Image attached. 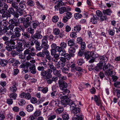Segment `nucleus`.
Listing matches in <instances>:
<instances>
[{"label": "nucleus", "instance_id": "nucleus-1", "mask_svg": "<svg viewBox=\"0 0 120 120\" xmlns=\"http://www.w3.org/2000/svg\"><path fill=\"white\" fill-rule=\"evenodd\" d=\"M25 20V19L23 18H20L19 19L15 18L14 19H10L9 21V23L10 24L8 26V27L12 30L13 29H14L15 26H19L20 23H23Z\"/></svg>", "mask_w": 120, "mask_h": 120}, {"label": "nucleus", "instance_id": "nucleus-2", "mask_svg": "<svg viewBox=\"0 0 120 120\" xmlns=\"http://www.w3.org/2000/svg\"><path fill=\"white\" fill-rule=\"evenodd\" d=\"M45 67L42 66H40L38 67L37 69L39 71H41V75L44 78H49L52 76L51 74L52 71L50 69H47V71H45Z\"/></svg>", "mask_w": 120, "mask_h": 120}, {"label": "nucleus", "instance_id": "nucleus-3", "mask_svg": "<svg viewBox=\"0 0 120 120\" xmlns=\"http://www.w3.org/2000/svg\"><path fill=\"white\" fill-rule=\"evenodd\" d=\"M62 100H61V102H60L58 103L57 105L58 106L60 107V105H62V107H65L67 105H68V103L70 102L71 99L68 98V97L67 96H63L62 97Z\"/></svg>", "mask_w": 120, "mask_h": 120}, {"label": "nucleus", "instance_id": "nucleus-4", "mask_svg": "<svg viewBox=\"0 0 120 120\" xmlns=\"http://www.w3.org/2000/svg\"><path fill=\"white\" fill-rule=\"evenodd\" d=\"M4 44L7 45L6 47V49L9 52L11 51L13 49H14L16 48V45L12 44L9 41H5Z\"/></svg>", "mask_w": 120, "mask_h": 120}, {"label": "nucleus", "instance_id": "nucleus-5", "mask_svg": "<svg viewBox=\"0 0 120 120\" xmlns=\"http://www.w3.org/2000/svg\"><path fill=\"white\" fill-rule=\"evenodd\" d=\"M58 83L61 90L66 92L68 93L70 92V91L67 89L68 84L66 82H60V81Z\"/></svg>", "mask_w": 120, "mask_h": 120}, {"label": "nucleus", "instance_id": "nucleus-6", "mask_svg": "<svg viewBox=\"0 0 120 120\" xmlns=\"http://www.w3.org/2000/svg\"><path fill=\"white\" fill-rule=\"evenodd\" d=\"M7 4L5 3H3L0 2V13H5L6 11L7 10L8 8Z\"/></svg>", "mask_w": 120, "mask_h": 120}, {"label": "nucleus", "instance_id": "nucleus-7", "mask_svg": "<svg viewBox=\"0 0 120 120\" xmlns=\"http://www.w3.org/2000/svg\"><path fill=\"white\" fill-rule=\"evenodd\" d=\"M63 16V21L64 23H66L72 17V14L71 12H68L66 14H64Z\"/></svg>", "mask_w": 120, "mask_h": 120}, {"label": "nucleus", "instance_id": "nucleus-8", "mask_svg": "<svg viewBox=\"0 0 120 120\" xmlns=\"http://www.w3.org/2000/svg\"><path fill=\"white\" fill-rule=\"evenodd\" d=\"M52 76L49 78H44L47 81L48 84H52L53 81L56 82L58 80V78L57 77L53 76L52 77V75L51 74Z\"/></svg>", "mask_w": 120, "mask_h": 120}, {"label": "nucleus", "instance_id": "nucleus-9", "mask_svg": "<svg viewBox=\"0 0 120 120\" xmlns=\"http://www.w3.org/2000/svg\"><path fill=\"white\" fill-rule=\"evenodd\" d=\"M99 58L100 59L99 63L101 64V66H103L105 64V62L107 60V58L105 56H100Z\"/></svg>", "mask_w": 120, "mask_h": 120}, {"label": "nucleus", "instance_id": "nucleus-10", "mask_svg": "<svg viewBox=\"0 0 120 120\" xmlns=\"http://www.w3.org/2000/svg\"><path fill=\"white\" fill-rule=\"evenodd\" d=\"M20 40V41H22L24 45V49H30V48L31 46L30 42L28 41L26 42V41L24 40Z\"/></svg>", "mask_w": 120, "mask_h": 120}, {"label": "nucleus", "instance_id": "nucleus-11", "mask_svg": "<svg viewBox=\"0 0 120 120\" xmlns=\"http://www.w3.org/2000/svg\"><path fill=\"white\" fill-rule=\"evenodd\" d=\"M11 40H10V41H9L11 42L13 44H15L16 43L15 41H16V42L18 43V41L17 40L18 39V38L15 35V34H13L12 35L11 37Z\"/></svg>", "mask_w": 120, "mask_h": 120}, {"label": "nucleus", "instance_id": "nucleus-12", "mask_svg": "<svg viewBox=\"0 0 120 120\" xmlns=\"http://www.w3.org/2000/svg\"><path fill=\"white\" fill-rule=\"evenodd\" d=\"M2 14L1 16V18L3 20H7L8 17H10L11 16V15L9 13L7 12L4 13H1Z\"/></svg>", "mask_w": 120, "mask_h": 120}, {"label": "nucleus", "instance_id": "nucleus-13", "mask_svg": "<svg viewBox=\"0 0 120 120\" xmlns=\"http://www.w3.org/2000/svg\"><path fill=\"white\" fill-rule=\"evenodd\" d=\"M65 65L64 63L59 61L58 62L56 63L55 66L56 68L59 69H61Z\"/></svg>", "mask_w": 120, "mask_h": 120}, {"label": "nucleus", "instance_id": "nucleus-14", "mask_svg": "<svg viewBox=\"0 0 120 120\" xmlns=\"http://www.w3.org/2000/svg\"><path fill=\"white\" fill-rule=\"evenodd\" d=\"M52 92L51 93V95L52 97L54 98L55 97L56 95V90L55 89V86H52Z\"/></svg>", "mask_w": 120, "mask_h": 120}, {"label": "nucleus", "instance_id": "nucleus-15", "mask_svg": "<svg viewBox=\"0 0 120 120\" xmlns=\"http://www.w3.org/2000/svg\"><path fill=\"white\" fill-rule=\"evenodd\" d=\"M53 74L58 77H60L61 76V71L60 70H58L56 69L53 71Z\"/></svg>", "mask_w": 120, "mask_h": 120}, {"label": "nucleus", "instance_id": "nucleus-16", "mask_svg": "<svg viewBox=\"0 0 120 120\" xmlns=\"http://www.w3.org/2000/svg\"><path fill=\"white\" fill-rule=\"evenodd\" d=\"M69 103H68V105L70 106L71 109L72 110L73 109H74L76 108V105L71 100H70Z\"/></svg>", "mask_w": 120, "mask_h": 120}, {"label": "nucleus", "instance_id": "nucleus-17", "mask_svg": "<svg viewBox=\"0 0 120 120\" xmlns=\"http://www.w3.org/2000/svg\"><path fill=\"white\" fill-rule=\"evenodd\" d=\"M76 117H75L73 120H82L83 117L82 114L81 113L76 115Z\"/></svg>", "mask_w": 120, "mask_h": 120}, {"label": "nucleus", "instance_id": "nucleus-18", "mask_svg": "<svg viewBox=\"0 0 120 120\" xmlns=\"http://www.w3.org/2000/svg\"><path fill=\"white\" fill-rule=\"evenodd\" d=\"M98 18L95 15L93 16V17L91 19L90 21L93 24H96Z\"/></svg>", "mask_w": 120, "mask_h": 120}, {"label": "nucleus", "instance_id": "nucleus-19", "mask_svg": "<svg viewBox=\"0 0 120 120\" xmlns=\"http://www.w3.org/2000/svg\"><path fill=\"white\" fill-rule=\"evenodd\" d=\"M39 24V22L37 21H33L32 24V27L33 29H35Z\"/></svg>", "mask_w": 120, "mask_h": 120}, {"label": "nucleus", "instance_id": "nucleus-20", "mask_svg": "<svg viewBox=\"0 0 120 120\" xmlns=\"http://www.w3.org/2000/svg\"><path fill=\"white\" fill-rule=\"evenodd\" d=\"M41 47L43 49V50H44L45 52L48 51L47 49L49 48V45L47 44H41Z\"/></svg>", "mask_w": 120, "mask_h": 120}, {"label": "nucleus", "instance_id": "nucleus-21", "mask_svg": "<svg viewBox=\"0 0 120 120\" xmlns=\"http://www.w3.org/2000/svg\"><path fill=\"white\" fill-rule=\"evenodd\" d=\"M81 26L79 25H77L74 27L73 31H76V32H79L81 30Z\"/></svg>", "mask_w": 120, "mask_h": 120}, {"label": "nucleus", "instance_id": "nucleus-22", "mask_svg": "<svg viewBox=\"0 0 120 120\" xmlns=\"http://www.w3.org/2000/svg\"><path fill=\"white\" fill-rule=\"evenodd\" d=\"M94 100L98 105L100 106L101 105V101L98 98L97 96H94Z\"/></svg>", "mask_w": 120, "mask_h": 120}, {"label": "nucleus", "instance_id": "nucleus-23", "mask_svg": "<svg viewBox=\"0 0 120 120\" xmlns=\"http://www.w3.org/2000/svg\"><path fill=\"white\" fill-rule=\"evenodd\" d=\"M30 71L31 73L33 74H35L36 72V71L35 66L33 65L30 68Z\"/></svg>", "mask_w": 120, "mask_h": 120}, {"label": "nucleus", "instance_id": "nucleus-24", "mask_svg": "<svg viewBox=\"0 0 120 120\" xmlns=\"http://www.w3.org/2000/svg\"><path fill=\"white\" fill-rule=\"evenodd\" d=\"M26 18L25 21L31 23L33 22L32 18L30 15H27L26 16Z\"/></svg>", "mask_w": 120, "mask_h": 120}, {"label": "nucleus", "instance_id": "nucleus-25", "mask_svg": "<svg viewBox=\"0 0 120 120\" xmlns=\"http://www.w3.org/2000/svg\"><path fill=\"white\" fill-rule=\"evenodd\" d=\"M26 109L27 111L29 112H30L33 110L34 107L32 105L30 104L27 105Z\"/></svg>", "mask_w": 120, "mask_h": 120}, {"label": "nucleus", "instance_id": "nucleus-26", "mask_svg": "<svg viewBox=\"0 0 120 120\" xmlns=\"http://www.w3.org/2000/svg\"><path fill=\"white\" fill-rule=\"evenodd\" d=\"M74 55L75 54H70V53L69 54L67 53H66L65 54L64 57H65L66 59L69 60L70 59L71 57H73L74 56Z\"/></svg>", "mask_w": 120, "mask_h": 120}, {"label": "nucleus", "instance_id": "nucleus-27", "mask_svg": "<svg viewBox=\"0 0 120 120\" xmlns=\"http://www.w3.org/2000/svg\"><path fill=\"white\" fill-rule=\"evenodd\" d=\"M22 35L24 38L26 39H29L30 38V35L27 32H23L22 33Z\"/></svg>", "mask_w": 120, "mask_h": 120}, {"label": "nucleus", "instance_id": "nucleus-28", "mask_svg": "<svg viewBox=\"0 0 120 120\" xmlns=\"http://www.w3.org/2000/svg\"><path fill=\"white\" fill-rule=\"evenodd\" d=\"M104 65H105L103 68V70L105 71V72L110 69V65L108 63L106 65H105V64Z\"/></svg>", "mask_w": 120, "mask_h": 120}, {"label": "nucleus", "instance_id": "nucleus-29", "mask_svg": "<svg viewBox=\"0 0 120 120\" xmlns=\"http://www.w3.org/2000/svg\"><path fill=\"white\" fill-rule=\"evenodd\" d=\"M8 63L7 60H1L0 62V64L1 66L4 67L6 66Z\"/></svg>", "mask_w": 120, "mask_h": 120}, {"label": "nucleus", "instance_id": "nucleus-30", "mask_svg": "<svg viewBox=\"0 0 120 120\" xmlns=\"http://www.w3.org/2000/svg\"><path fill=\"white\" fill-rule=\"evenodd\" d=\"M48 37L47 36H43L41 40L42 43L41 44H47L48 43L47 38Z\"/></svg>", "mask_w": 120, "mask_h": 120}, {"label": "nucleus", "instance_id": "nucleus-31", "mask_svg": "<svg viewBox=\"0 0 120 120\" xmlns=\"http://www.w3.org/2000/svg\"><path fill=\"white\" fill-rule=\"evenodd\" d=\"M80 111V110L79 108H75L72 110V113L74 114H75L79 112Z\"/></svg>", "mask_w": 120, "mask_h": 120}, {"label": "nucleus", "instance_id": "nucleus-32", "mask_svg": "<svg viewBox=\"0 0 120 120\" xmlns=\"http://www.w3.org/2000/svg\"><path fill=\"white\" fill-rule=\"evenodd\" d=\"M45 54L46 55V58L47 59L49 60L50 61L52 57L50 55V53L49 51H47L45 52Z\"/></svg>", "mask_w": 120, "mask_h": 120}, {"label": "nucleus", "instance_id": "nucleus-33", "mask_svg": "<svg viewBox=\"0 0 120 120\" xmlns=\"http://www.w3.org/2000/svg\"><path fill=\"white\" fill-rule=\"evenodd\" d=\"M26 2L24 1H22L19 4V6L22 8L24 9L26 8L25 5Z\"/></svg>", "mask_w": 120, "mask_h": 120}, {"label": "nucleus", "instance_id": "nucleus-34", "mask_svg": "<svg viewBox=\"0 0 120 120\" xmlns=\"http://www.w3.org/2000/svg\"><path fill=\"white\" fill-rule=\"evenodd\" d=\"M68 44L70 46H73L75 44L74 41L73 39H70L68 41Z\"/></svg>", "mask_w": 120, "mask_h": 120}, {"label": "nucleus", "instance_id": "nucleus-35", "mask_svg": "<svg viewBox=\"0 0 120 120\" xmlns=\"http://www.w3.org/2000/svg\"><path fill=\"white\" fill-rule=\"evenodd\" d=\"M44 51V50H42V52H40L37 53L36 54L37 56L41 57H44L45 52Z\"/></svg>", "mask_w": 120, "mask_h": 120}, {"label": "nucleus", "instance_id": "nucleus-36", "mask_svg": "<svg viewBox=\"0 0 120 120\" xmlns=\"http://www.w3.org/2000/svg\"><path fill=\"white\" fill-rule=\"evenodd\" d=\"M75 51V49L74 47H71L69 49L68 52L70 54H74V53Z\"/></svg>", "mask_w": 120, "mask_h": 120}, {"label": "nucleus", "instance_id": "nucleus-37", "mask_svg": "<svg viewBox=\"0 0 120 120\" xmlns=\"http://www.w3.org/2000/svg\"><path fill=\"white\" fill-rule=\"evenodd\" d=\"M48 65L49 66V69H50L52 71V72L51 73V74H52V71H54L55 70V69H56V67H54L52 63L51 64H48Z\"/></svg>", "mask_w": 120, "mask_h": 120}, {"label": "nucleus", "instance_id": "nucleus-38", "mask_svg": "<svg viewBox=\"0 0 120 120\" xmlns=\"http://www.w3.org/2000/svg\"><path fill=\"white\" fill-rule=\"evenodd\" d=\"M64 110V109L62 107L57 109L56 110L55 112L57 114H60L62 113Z\"/></svg>", "mask_w": 120, "mask_h": 120}, {"label": "nucleus", "instance_id": "nucleus-39", "mask_svg": "<svg viewBox=\"0 0 120 120\" xmlns=\"http://www.w3.org/2000/svg\"><path fill=\"white\" fill-rule=\"evenodd\" d=\"M112 71L110 69L105 72V75H106L108 76H112Z\"/></svg>", "mask_w": 120, "mask_h": 120}, {"label": "nucleus", "instance_id": "nucleus-40", "mask_svg": "<svg viewBox=\"0 0 120 120\" xmlns=\"http://www.w3.org/2000/svg\"><path fill=\"white\" fill-rule=\"evenodd\" d=\"M101 64L99 63L98 64V65L94 68L95 70L97 71H99L100 70L101 68V67L103 66H101Z\"/></svg>", "mask_w": 120, "mask_h": 120}, {"label": "nucleus", "instance_id": "nucleus-41", "mask_svg": "<svg viewBox=\"0 0 120 120\" xmlns=\"http://www.w3.org/2000/svg\"><path fill=\"white\" fill-rule=\"evenodd\" d=\"M7 31V30L5 29H2V28L0 27V36H2L3 34H5Z\"/></svg>", "mask_w": 120, "mask_h": 120}, {"label": "nucleus", "instance_id": "nucleus-42", "mask_svg": "<svg viewBox=\"0 0 120 120\" xmlns=\"http://www.w3.org/2000/svg\"><path fill=\"white\" fill-rule=\"evenodd\" d=\"M43 60L44 62L40 63L39 64H40L41 66H43L45 67V68H46L47 67V65L45 63L47 62V60L45 58V59H44Z\"/></svg>", "mask_w": 120, "mask_h": 120}, {"label": "nucleus", "instance_id": "nucleus-43", "mask_svg": "<svg viewBox=\"0 0 120 120\" xmlns=\"http://www.w3.org/2000/svg\"><path fill=\"white\" fill-rule=\"evenodd\" d=\"M6 20H3L1 22H0L1 26L4 27L8 25V22L6 21Z\"/></svg>", "mask_w": 120, "mask_h": 120}, {"label": "nucleus", "instance_id": "nucleus-44", "mask_svg": "<svg viewBox=\"0 0 120 120\" xmlns=\"http://www.w3.org/2000/svg\"><path fill=\"white\" fill-rule=\"evenodd\" d=\"M17 90V88L15 86H12L10 87V90L13 93L15 92Z\"/></svg>", "mask_w": 120, "mask_h": 120}, {"label": "nucleus", "instance_id": "nucleus-45", "mask_svg": "<svg viewBox=\"0 0 120 120\" xmlns=\"http://www.w3.org/2000/svg\"><path fill=\"white\" fill-rule=\"evenodd\" d=\"M34 29H33L31 27H30L28 28V32L30 34L32 35L34 33Z\"/></svg>", "mask_w": 120, "mask_h": 120}, {"label": "nucleus", "instance_id": "nucleus-46", "mask_svg": "<svg viewBox=\"0 0 120 120\" xmlns=\"http://www.w3.org/2000/svg\"><path fill=\"white\" fill-rule=\"evenodd\" d=\"M31 23L25 21L23 23V26L25 28H28L29 26H30Z\"/></svg>", "mask_w": 120, "mask_h": 120}, {"label": "nucleus", "instance_id": "nucleus-47", "mask_svg": "<svg viewBox=\"0 0 120 120\" xmlns=\"http://www.w3.org/2000/svg\"><path fill=\"white\" fill-rule=\"evenodd\" d=\"M41 114V111L40 110H37L34 113V115L35 116H38Z\"/></svg>", "mask_w": 120, "mask_h": 120}, {"label": "nucleus", "instance_id": "nucleus-48", "mask_svg": "<svg viewBox=\"0 0 120 120\" xmlns=\"http://www.w3.org/2000/svg\"><path fill=\"white\" fill-rule=\"evenodd\" d=\"M53 32L55 35H59L60 34V30L58 28H55L54 29Z\"/></svg>", "mask_w": 120, "mask_h": 120}, {"label": "nucleus", "instance_id": "nucleus-49", "mask_svg": "<svg viewBox=\"0 0 120 120\" xmlns=\"http://www.w3.org/2000/svg\"><path fill=\"white\" fill-rule=\"evenodd\" d=\"M70 36L72 38H75L77 37V35L76 32H72Z\"/></svg>", "mask_w": 120, "mask_h": 120}, {"label": "nucleus", "instance_id": "nucleus-50", "mask_svg": "<svg viewBox=\"0 0 120 120\" xmlns=\"http://www.w3.org/2000/svg\"><path fill=\"white\" fill-rule=\"evenodd\" d=\"M23 49H24L22 47V45H21L20 46H18L16 48L17 51L19 52L22 51Z\"/></svg>", "mask_w": 120, "mask_h": 120}, {"label": "nucleus", "instance_id": "nucleus-51", "mask_svg": "<svg viewBox=\"0 0 120 120\" xmlns=\"http://www.w3.org/2000/svg\"><path fill=\"white\" fill-rule=\"evenodd\" d=\"M60 61H59L61 62L64 63V64H66V60L64 57H60Z\"/></svg>", "mask_w": 120, "mask_h": 120}, {"label": "nucleus", "instance_id": "nucleus-52", "mask_svg": "<svg viewBox=\"0 0 120 120\" xmlns=\"http://www.w3.org/2000/svg\"><path fill=\"white\" fill-rule=\"evenodd\" d=\"M103 12L104 14L108 15H110L111 13V10L109 9L104 10L103 11Z\"/></svg>", "mask_w": 120, "mask_h": 120}, {"label": "nucleus", "instance_id": "nucleus-53", "mask_svg": "<svg viewBox=\"0 0 120 120\" xmlns=\"http://www.w3.org/2000/svg\"><path fill=\"white\" fill-rule=\"evenodd\" d=\"M60 45L63 49L66 48L67 46V43L64 42H61Z\"/></svg>", "mask_w": 120, "mask_h": 120}, {"label": "nucleus", "instance_id": "nucleus-54", "mask_svg": "<svg viewBox=\"0 0 120 120\" xmlns=\"http://www.w3.org/2000/svg\"><path fill=\"white\" fill-rule=\"evenodd\" d=\"M59 80H58V82L60 81V82H65L63 81V80H66L67 79L66 77V76H63L62 77H59Z\"/></svg>", "mask_w": 120, "mask_h": 120}, {"label": "nucleus", "instance_id": "nucleus-55", "mask_svg": "<svg viewBox=\"0 0 120 120\" xmlns=\"http://www.w3.org/2000/svg\"><path fill=\"white\" fill-rule=\"evenodd\" d=\"M35 38L41 39L42 38V36L39 33H36L35 34Z\"/></svg>", "mask_w": 120, "mask_h": 120}, {"label": "nucleus", "instance_id": "nucleus-56", "mask_svg": "<svg viewBox=\"0 0 120 120\" xmlns=\"http://www.w3.org/2000/svg\"><path fill=\"white\" fill-rule=\"evenodd\" d=\"M12 7L15 9L16 10L18 8V5L17 3L16 2H13L12 3L11 5Z\"/></svg>", "mask_w": 120, "mask_h": 120}, {"label": "nucleus", "instance_id": "nucleus-57", "mask_svg": "<svg viewBox=\"0 0 120 120\" xmlns=\"http://www.w3.org/2000/svg\"><path fill=\"white\" fill-rule=\"evenodd\" d=\"M11 53L12 56L13 57H15L16 56L18 55V54H19L18 52L14 50L11 51Z\"/></svg>", "mask_w": 120, "mask_h": 120}, {"label": "nucleus", "instance_id": "nucleus-58", "mask_svg": "<svg viewBox=\"0 0 120 120\" xmlns=\"http://www.w3.org/2000/svg\"><path fill=\"white\" fill-rule=\"evenodd\" d=\"M63 120H68L69 118L68 115L65 114H64L62 116Z\"/></svg>", "mask_w": 120, "mask_h": 120}, {"label": "nucleus", "instance_id": "nucleus-59", "mask_svg": "<svg viewBox=\"0 0 120 120\" xmlns=\"http://www.w3.org/2000/svg\"><path fill=\"white\" fill-rule=\"evenodd\" d=\"M26 4L28 6H33L34 5V2L32 0L27 1L26 3Z\"/></svg>", "mask_w": 120, "mask_h": 120}, {"label": "nucleus", "instance_id": "nucleus-60", "mask_svg": "<svg viewBox=\"0 0 120 120\" xmlns=\"http://www.w3.org/2000/svg\"><path fill=\"white\" fill-rule=\"evenodd\" d=\"M74 16L76 19H78L81 18L82 17V15L81 14L76 13L74 15Z\"/></svg>", "mask_w": 120, "mask_h": 120}, {"label": "nucleus", "instance_id": "nucleus-61", "mask_svg": "<svg viewBox=\"0 0 120 120\" xmlns=\"http://www.w3.org/2000/svg\"><path fill=\"white\" fill-rule=\"evenodd\" d=\"M59 20L58 17L56 15L54 16L52 19V21L55 23L57 22Z\"/></svg>", "mask_w": 120, "mask_h": 120}, {"label": "nucleus", "instance_id": "nucleus-62", "mask_svg": "<svg viewBox=\"0 0 120 120\" xmlns=\"http://www.w3.org/2000/svg\"><path fill=\"white\" fill-rule=\"evenodd\" d=\"M90 53L91 56V57H92L93 58H97L98 57V55L97 54H94V52L91 51L90 52Z\"/></svg>", "mask_w": 120, "mask_h": 120}, {"label": "nucleus", "instance_id": "nucleus-63", "mask_svg": "<svg viewBox=\"0 0 120 120\" xmlns=\"http://www.w3.org/2000/svg\"><path fill=\"white\" fill-rule=\"evenodd\" d=\"M113 85L115 87L120 88V82H116L114 83Z\"/></svg>", "mask_w": 120, "mask_h": 120}, {"label": "nucleus", "instance_id": "nucleus-64", "mask_svg": "<svg viewBox=\"0 0 120 120\" xmlns=\"http://www.w3.org/2000/svg\"><path fill=\"white\" fill-rule=\"evenodd\" d=\"M66 7H62L59 9L60 13L61 14L63 13L65 11Z\"/></svg>", "mask_w": 120, "mask_h": 120}]
</instances>
